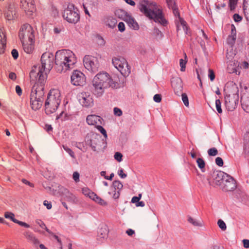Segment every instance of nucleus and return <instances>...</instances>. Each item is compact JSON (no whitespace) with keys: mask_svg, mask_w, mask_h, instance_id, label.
<instances>
[{"mask_svg":"<svg viewBox=\"0 0 249 249\" xmlns=\"http://www.w3.org/2000/svg\"><path fill=\"white\" fill-rule=\"evenodd\" d=\"M236 67L237 65L234 62L230 61L227 66L228 72L230 73L235 72L236 71Z\"/></svg>","mask_w":249,"mask_h":249,"instance_id":"2f4dec72","label":"nucleus"},{"mask_svg":"<svg viewBox=\"0 0 249 249\" xmlns=\"http://www.w3.org/2000/svg\"><path fill=\"white\" fill-rule=\"evenodd\" d=\"M217 224L219 227L222 230L225 231L227 227L225 222L221 219H219L217 222Z\"/></svg>","mask_w":249,"mask_h":249,"instance_id":"37998d69","label":"nucleus"},{"mask_svg":"<svg viewBox=\"0 0 249 249\" xmlns=\"http://www.w3.org/2000/svg\"><path fill=\"white\" fill-rule=\"evenodd\" d=\"M238 0H229V6L231 10H233L235 8Z\"/></svg>","mask_w":249,"mask_h":249,"instance_id":"09e8293b","label":"nucleus"},{"mask_svg":"<svg viewBox=\"0 0 249 249\" xmlns=\"http://www.w3.org/2000/svg\"><path fill=\"white\" fill-rule=\"evenodd\" d=\"M20 7L28 16L32 15L36 10L34 0H20Z\"/></svg>","mask_w":249,"mask_h":249,"instance_id":"2eb2a0df","label":"nucleus"},{"mask_svg":"<svg viewBox=\"0 0 249 249\" xmlns=\"http://www.w3.org/2000/svg\"><path fill=\"white\" fill-rule=\"evenodd\" d=\"M12 55L14 59H17L18 56V53L16 49H13L11 52Z\"/></svg>","mask_w":249,"mask_h":249,"instance_id":"680f3d73","label":"nucleus"},{"mask_svg":"<svg viewBox=\"0 0 249 249\" xmlns=\"http://www.w3.org/2000/svg\"><path fill=\"white\" fill-rule=\"evenodd\" d=\"M23 49L27 53L31 54L33 53L35 49V40L21 41Z\"/></svg>","mask_w":249,"mask_h":249,"instance_id":"412c9836","label":"nucleus"},{"mask_svg":"<svg viewBox=\"0 0 249 249\" xmlns=\"http://www.w3.org/2000/svg\"><path fill=\"white\" fill-rule=\"evenodd\" d=\"M168 7L171 9L176 6L175 0H166Z\"/></svg>","mask_w":249,"mask_h":249,"instance_id":"3c124183","label":"nucleus"},{"mask_svg":"<svg viewBox=\"0 0 249 249\" xmlns=\"http://www.w3.org/2000/svg\"><path fill=\"white\" fill-rule=\"evenodd\" d=\"M63 148L72 158H75L74 153L72 150L64 145H63Z\"/></svg>","mask_w":249,"mask_h":249,"instance_id":"49530a36","label":"nucleus"},{"mask_svg":"<svg viewBox=\"0 0 249 249\" xmlns=\"http://www.w3.org/2000/svg\"><path fill=\"white\" fill-rule=\"evenodd\" d=\"M215 163L218 166L221 167L223 165V161L221 158L217 157L215 159Z\"/></svg>","mask_w":249,"mask_h":249,"instance_id":"5fc2aeb1","label":"nucleus"},{"mask_svg":"<svg viewBox=\"0 0 249 249\" xmlns=\"http://www.w3.org/2000/svg\"><path fill=\"white\" fill-rule=\"evenodd\" d=\"M16 91L18 95L20 96L22 94V89L18 85L16 86Z\"/></svg>","mask_w":249,"mask_h":249,"instance_id":"69168bd1","label":"nucleus"},{"mask_svg":"<svg viewBox=\"0 0 249 249\" xmlns=\"http://www.w3.org/2000/svg\"><path fill=\"white\" fill-rule=\"evenodd\" d=\"M36 223L42 229H45L48 233L52 234V232L47 228L45 223L41 220L36 219Z\"/></svg>","mask_w":249,"mask_h":249,"instance_id":"f704fd0d","label":"nucleus"},{"mask_svg":"<svg viewBox=\"0 0 249 249\" xmlns=\"http://www.w3.org/2000/svg\"><path fill=\"white\" fill-rule=\"evenodd\" d=\"M103 119L99 116L95 115H89L87 117L86 121L89 125L96 126L98 124H102Z\"/></svg>","mask_w":249,"mask_h":249,"instance_id":"aec40b11","label":"nucleus"},{"mask_svg":"<svg viewBox=\"0 0 249 249\" xmlns=\"http://www.w3.org/2000/svg\"><path fill=\"white\" fill-rule=\"evenodd\" d=\"M171 9L173 10L174 15L178 18V19H176L177 31H178L179 30V24H180V25L182 26L183 29L185 31V33L188 34L189 27H188L186 21L180 17L179 13L177 6L172 8Z\"/></svg>","mask_w":249,"mask_h":249,"instance_id":"dca6fc26","label":"nucleus"},{"mask_svg":"<svg viewBox=\"0 0 249 249\" xmlns=\"http://www.w3.org/2000/svg\"><path fill=\"white\" fill-rule=\"evenodd\" d=\"M225 106L228 111H233L237 107L238 97L225 96Z\"/></svg>","mask_w":249,"mask_h":249,"instance_id":"6ab92c4d","label":"nucleus"},{"mask_svg":"<svg viewBox=\"0 0 249 249\" xmlns=\"http://www.w3.org/2000/svg\"><path fill=\"white\" fill-rule=\"evenodd\" d=\"M139 9L149 19H154L163 26L167 24V21L164 18L161 10L154 2L144 0L140 2Z\"/></svg>","mask_w":249,"mask_h":249,"instance_id":"7ed1b4c3","label":"nucleus"},{"mask_svg":"<svg viewBox=\"0 0 249 249\" xmlns=\"http://www.w3.org/2000/svg\"><path fill=\"white\" fill-rule=\"evenodd\" d=\"M227 174L220 171H214L212 174L213 181H209L210 185L219 186L220 187L222 185L224 180L225 179V176Z\"/></svg>","mask_w":249,"mask_h":249,"instance_id":"f8f14e48","label":"nucleus"},{"mask_svg":"<svg viewBox=\"0 0 249 249\" xmlns=\"http://www.w3.org/2000/svg\"><path fill=\"white\" fill-rule=\"evenodd\" d=\"M91 199L101 206H105L107 205V202L98 196L96 194H95V196H93Z\"/></svg>","mask_w":249,"mask_h":249,"instance_id":"7c9ffc66","label":"nucleus"},{"mask_svg":"<svg viewBox=\"0 0 249 249\" xmlns=\"http://www.w3.org/2000/svg\"><path fill=\"white\" fill-rule=\"evenodd\" d=\"M114 157V159L118 162H121L122 160L123 155L119 152H116Z\"/></svg>","mask_w":249,"mask_h":249,"instance_id":"8fccbe9b","label":"nucleus"},{"mask_svg":"<svg viewBox=\"0 0 249 249\" xmlns=\"http://www.w3.org/2000/svg\"><path fill=\"white\" fill-rule=\"evenodd\" d=\"M187 221L195 227H202V224L196 219L191 217L190 215L187 216Z\"/></svg>","mask_w":249,"mask_h":249,"instance_id":"c756f323","label":"nucleus"},{"mask_svg":"<svg viewBox=\"0 0 249 249\" xmlns=\"http://www.w3.org/2000/svg\"><path fill=\"white\" fill-rule=\"evenodd\" d=\"M61 101L60 91L58 89H52L50 90L45 102V111L47 114H51L55 112Z\"/></svg>","mask_w":249,"mask_h":249,"instance_id":"39448f33","label":"nucleus"},{"mask_svg":"<svg viewBox=\"0 0 249 249\" xmlns=\"http://www.w3.org/2000/svg\"><path fill=\"white\" fill-rule=\"evenodd\" d=\"M225 0H219L216 3L215 6L217 10H220L221 8L226 6V3L224 2Z\"/></svg>","mask_w":249,"mask_h":249,"instance_id":"ea45409f","label":"nucleus"},{"mask_svg":"<svg viewBox=\"0 0 249 249\" xmlns=\"http://www.w3.org/2000/svg\"><path fill=\"white\" fill-rule=\"evenodd\" d=\"M238 88L235 83L228 84L224 89L225 96L238 97Z\"/></svg>","mask_w":249,"mask_h":249,"instance_id":"a211bd4d","label":"nucleus"},{"mask_svg":"<svg viewBox=\"0 0 249 249\" xmlns=\"http://www.w3.org/2000/svg\"><path fill=\"white\" fill-rule=\"evenodd\" d=\"M233 18L234 21L236 22L240 21L242 19V17L237 14H234Z\"/></svg>","mask_w":249,"mask_h":249,"instance_id":"052dcab7","label":"nucleus"},{"mask_svg":"<svg viewBox=\"0 0 249 249\" xmlns=\"http://www.w3.org/2000/svg\"><path fill=\"white\" fill-rule=\"evenodd\" d=\"M53 53L49 52L44 53L41 58V68L35 67L30 73L31 81L44 84L47 78V72L50 71L53 67Z\"/></svg>","mask_w":249,"mask_h":249,"instance_id":"f257e3e1","label":"nucleus"},{"mask_svg":"<svg viewBox=\"0 0 249 249\" xmlns=\"http://www.w3.org/2000/svg\"><path fill=\"white\" fill-rule=\"evenodd\" d=\"M107 237V232L106 229H101L98 232V239L102 240Z\"/></svg>","mask_w":249,"mask_h":249,"instance_id":"c9c22d12","label":"nucleus"},{"mask_svg":"<svg viewBox=\"0 0 249 249\" xmlns=\"http://www.w3.org/2000/svg\"><path fill=\"white\" fill-rule=\"evenodd\" d=\"M196 162L198 167L202 172H204L205 167V162L204 160L202 158H198L196 160Z\"/></svg>","mask_w":249,"mask_h":249,"instance_id":"72a5a7b5","label":"nucleus"},{"mask_svg":"<svg viewBox=\"0 0 249 249\" xmlns=\"http://www.w3.org/2000/svg\"><path fill=\"white\" fill-rule=\"evenodd\" d=\"M130 22H133L130 27H132L134 30H138L139 29V25L134 19H130Z\"/></svg>","mask_w":249,"mask_h":249,"instance_id":"6e6d98bb","label":"nucleus"},{"mask_svg":"<svg viewBox=\"0 0 249 249\" xmlns=\"http://www.w3.org/2000/svg\"><path fill=\"white\" fill-rule=\"evenodd\" d=\"M92 86L93 93L97 96H100L104 92L106 89L109 87L116 89L118 87V84L113 80L107 73L100 72L94 77Z\"/></svg>","mask_w":249,"mask_h":249,"instance_id":"20e7f679","label":"nucleus"},{"mask_svg":"<svg viewBox=\"0 0 249 249\" xmlns=\"http://www.w3.org/2000/svg\"><path fill=\"white\" fill-rule=\"evenodd\" d=\"M101 125V124H98L96 126V127L103 135V136L105 138H107V133L106 130Z\"/></svg>","mask_w":249,"mask_h":249,"instance_id":"a18cd8bd","label":"nucleus"},{"mask_svg":"<svg viewBox=\"0 0 249 249\" xmlns=\"http://www.w3.org/2000/svg\"><path fill=\"white\" fill-rule=\"evenodd\" d=\"M63 17L70 23H77L80 19L78 10L73 4H69L64 10Z\"/></svg>","mask_w":249,"mask_h":249,"instance_id":"6e6552de","label":"nucleus"},{"mask_svg":"<svg viewBox=\"0 0 249 249\" xmlns=\"http://www.w3.org/2000/svg\"><path fill=\"white\" fill-rule=\"evenodd\" d=\"M4 217L6 218L10 219L11 221H12L14 223H17L21 226L24 227L26 228H30V225L29 224H28L27 223H25L22 221H19V220L15 219V214L12 212H5L4 213Z\"/></svg>","mask_w":249,"mask_h":249,"instance_id":"4be33fe9","label":"nucleus"},{"mask_svg":"<svg viewBox=\"0 0 249 249\" xmlns=\"http://www.w3.org/2000/svg\"><path fill=\"white\" fill-rule=\"evenodd\" d=\"M36 30L29 24L22 25L18 32V36L21 41L35 40Z\"/></svg>","mask_w":249,"mask_h":249,"instance_id":"0eeeda50","label":"nucleus"},{"mask_svg":"<svg viewBox=\"0 0 249 249\" xmlns=\"http://www.w3.org/2000/svg\"><path fill=\"white\" fill-rule=\"evenodd\" d=\"M23 235L28 242L36 245H38L39 243L38 239L31 231H26L23 233Z\"/></svg>","mask_w":249,"mask_h":249,"instance_id":"393cba45","label":"nucleus"},{"mask_svg":"<svg viewBox=\"0 0 249 249\" xmlns=\"http://www.w3.org/2000/svg\"><path fill=\"white\" fill-rule=\"evenodd\" d=\"M5 15L6 19L8 20H13L16 18V5L15 2L10 1L8 3Z\"/></svg>","mask_w":249,"mask_h":249,"instance_id":"f3484780","label":"nucleus"},{"mask_svg":"<svg viewBox=\"0 0 249 249\" xmlns=\"http://www.w3.org/2000/svg\"><path fill=\"white\" fill-rule=\"evenodd\" d=\"M121 12L125 14L124 20L130 26L133 23V22H130V19H134L132 17H131L130 15H129L127 13L123 10H121Z\"/></svg>","mask_w":249,"mask_h":249,"instance_id":"e433bc0d","label":"nucleus"},{"mask_svg":"<svg viewBox=\"0 0 249 249\" xmlns=\"http://www.w3.org/2000/svg\"><path fill=\"white\" fill-rule=\"evenodd\" d=\"M215 106L216 110L219 113L222 112V109L221 108V103L219 99H216L215 100Z\"/></svg>","mask_w":249,"mask_h":249,"instance_id":"79ce46f5","label":"nucleus"},{"mask_svg":"<svg viewBox=\"0 0 249 249\" xmlns=\"http://www.w3.org/2000/svg\"><path fill=\"white\" fill-rule=\"evenodd\" d=\"M118 29L120 32H124L125 30V26L123 22H120L118 25Z\"/></svg>","mask_w":249,"mask_h":249,"instance_id":"bf43d9fd","label":"nucleus"},{"mask_svg":"<svg viewBox=\"0 0 249 249\" xmlns=\"http://www.w3.org/2000/svg\"><path fill=\"white\" fill-rule=\"evenodd\" d=\"M71 83L75 86H83L86 83L84 74L79 71H74L71 75Z\"/></svg>","mask_w":249,"mask_h":249,"instance_id":"9b49d317","label":"nucleus"},{"mask_svg":"<svg viewBox=\"0 0 249 249\" xmlns=\"http://www.w3.org/2000/svg\"><path fill=\"white\" fill-rule=\"evenodd\" d=\"M181 96L182 100L184 105L188 107L189 106V100L187 94L186 93H182Z\"/></svg>","mask_w":249,"mask_h":249,"instance_id":"de8ad7c7","label":"nucleus"},{"mask_svg":"<svg viewBox=\"0 0 249 249\" xmlns=\"http://www.w3.org/2000/svg\"><path fill=\"white\" fill-rule=\"evenodd\" d=\"M82 192L85 196L89 197L90 199L93 196H95V193L88 188H83Z\"/></svg>","mask_w":249,"mask_h":249,"instance_id":"473e14b6","label":"nucleus"},{"mask_svg":"<svg viewBox=\"0 0 249 249\" xmlns=\"http://www.w3.org/2000/svg\"><path fill=\"white\" fill-rule=\"evenodd\" d=\"M118 174L121 178H126L127 176L126 174L124 173V170L122 169H121L118 171Z\"/></svg>","mask_w":249,"mask_h":249,"instance_id":"e2e57ef3","label":"nucleus"},{"mask_svg":"<svg viewBox=\"0 0 249 249\" xmlns=\"http://www.w3.org/2000/svg\"><path fill=\"white\" fill-rule=\"evenodd\" d=\"M236 38V32L235 27L232 25L231 29V34L227 38V43L229 45H233L235 41Z\"/></svg>","mask_w":249,"mask_h":249,"instance_id":"bb28decb","label":"nucleus"},{"mask_svg":"<svg viewBox=\"0 0 249 249\" xmlns=\"http://www.w3.org/2000/svg\"><path fill=\"white\" fill-rule=\"evenodd\" d=\"M241 103L243 109L247 112H249V95L241 97Z\"/></svg>","mask_w":249,"mask_h":249,"instance_id":"cd10ccee","label":"nucleus"},{"mask_svg":"<svg viewBox=\"0 0 249 249\" xmlns=\"http://www.w3.org/2000/svg\"><path fill=\"white\" fill-rule=\"evenodd\" d=\"M187 60H184L183 59L179 60V65L180 67V71H185L186 64Z\"/></svg>","mask_w":249,"mask_h":249,"instance_id":"c03bdc74","label":"nucleus"},{"mask_svg":"<svg viewBox=\"0 0 249 249\" xmlns=\"http://www.w3.org/2000/svg\"><path fill=\"white\" fill-rule=\"evenodd\" d=\"M84 65L86 69L92 72H96L100 64L97 57L91 55H86L83 59Z\"/></svg>","mask_w":249,"mask_h":249,"instance_id":"9d476101","label":"nucleus"},{"mask_svg":"<svg viewBox=\"0 0 249 249\" xmlns=\"http://www.w3.org/2000/svg\"><path fill=\"white\" fill-rule=\"evenodd\" d=\"M208 153L210 156H215L217 155L218 151L216 148L213 147L208 150Z\"/></svg>","mask_w":249,"mask_h":249,"instance_id":"a19ab883","label":"nucleus"},{"mask_svg":"<svg viewBox=\"0 0 249 249\" xmlns=\"http://www.w3.org/2000/svg\"><path fill=\"white\" fill-rule=\"evenodd\" d=\"M43 204L44 206H45L46 207V208L48 210H50L52 208L51 203L47 200H44L43 202Z\"/></svg>","mask_w":249,"mask_h":249,"instance_id":"0e129e2a","label":"nucleus"},{"mask_svg":"<svg viewBox=\"0 0 249 249\" xmlns=\"http://www.w3.org/2000/svg\"><path fill=\"white\" fill-rule=\"evenodd\" d=\"M243 10L246 19L249 21V0H244Z\"/></svg>","mask_w":249,"mask_h":249,"instance_id":"c85d7f7f","label":"nucleus"},{"mask_svg":"<svg viewBox=\"0 0 249 249\" xmlns=\"http://www.w3.org/2000/svg\"><path fill=\"white\" fill-rule=\"evenodd\" d=\"M22 182L23 183H24V184H25L26 185H29V186H30L31 187H33L34 186V184L32 183L29 182V181H28L27 180H26L25 179H22Z\"/></svg>","mask_w":249,"mask_h":249,"instance_id":"338daca9","label":"nucleus"},{"mask_svg":"<svg viewBox=\"0 0 249 249\" xmlns=\"http://www.w3.org/2000/svg\"><path fill=\"white\" fill-rule=\"evenodd\" d=\"M79 102L83 106L86 107H91L93 105L92 95L89 92H82L78 95Z\"/></svg>","mask_w":249,"mask_h":249,"instance_id":"ddd939ff","label":"nucleus"},{"mask_svg":"<svg viewBox=\"0 0 249 249\" xmlns=\"http://www.w3.org/2000/svg\"><path fill=\"white\" fill-rule=\"evenodd\" d=\"M113 186L114 188V190H116L117 189L118 191H120L123 187L122 183L119 180L114 181Z\"/></svg>","mask_w":249,"mask_h":249,"instance_id":"4c0bfd02","label":"nucleus"},{"mask_svg":"<svg viewBox=\"0 0 249 249\" xmlns=\"http://www.w3.org/2000/svg\"><path fill=\"white\" fill-rule=\"evenodd\" d=\"M113 112L114 115L117 116H121L123 114L122 111L117 107L114 108Z\"/></svg>","mask_w":249,"mask_h":249,"instance_id":"603ef678","label":"nucleus"},{"mask_svg":"<svg viewBox=\"0 0 249 249\" xmlns=\"http://www.w3.org/2000/svg\"><path fill=\"white\" fill-rule=\"evenodd\" d=\"M56 120H60L61 121H63L67 119V115L64 111H62L59 115H57L56 117Z\"/></svg>","mask_w":249,"mask_h":249,"instance_id":"58836bf2","label":"nucleus"},{"mask_svg":"<svg viewBox=\"0 0 249 249\" xmlns=\"http://www.w3.org/2000/svg\"><path fill=\"white\" fill-rule=\"evenodd\" d=\"M103 22L108 28L113 29L116 26L117 20L112 17L106 16L103 19Z\"/></svg>","mask_w":249,"mask_h":249,"instance_id":"5701e85b","label":"nucleus"},{"mask_svg":"<svg viewBox=\"0 0 249 249\" xmlns=\"http://www.w3.org/2000/svg\"><path fill=\"white\" fill-rule=\"evenodd\" d=\"M236 180L229 175L225 176V179L220 187V188L224 191H232L236 188Z\"/></svg>","mask_w":249,"mask_h":249,"instance_id":"4468645a","label":"nucleus"},{"mask_svg":"<svg viewBox=\"0 0 249 249\" xmlns=\"http://www.w3.org/2000/svg\"><path fill=\"white\" fill-rule=\"evenodd\" d=\"M244 247L245 248H249V240L244 239L243 240Z\"/></svg>","mask_w":249,"mask_h":249,"instance_id":"774afa93","label":"nucleus"},{"mask_svg":"<svg viewBox=\"0 0 249 249\" xmlns=\"http://www.w3.org/2000/svg\"><path fill=\"white\" fill-rule=\"evenodd\" d=\"M76 62L75 54L70 50H59L55 53V63L57 71L60 72L73 69Z\"/></svg>","mask_w":249,"mask_h":249,"instance_id":"f03ea898","label":"nucleus"},{"mask_svg":"<svg viewBox=\"0 0 249 249\" xmlns=\"http://www.w3.org/2000/svg\"><path fill=\"white\" fill-rule=\"evenodd\" d=\"M35 84L32 89L30 95V105L31 108L34 110H36L39 109L43 103L44 95L43 88L42 86L40 87H37L38 82L35 83Z\"/></svg>","mask_w":249,"mask_h":249,"instance_id":"423d86ee","label":"nucleus"},{"mask_svg":"<svg viewBox=\"0 0 249 249\" xmlns=\"http://www.w3.org/2000/svg\"><path fill=\"white\" fill-rule=\"evenodd\" d=\"M6 44V38L3 29L0 28V54L4 53Z\"/></svg>","mask_w":249,"mask_h":249,"instance_id":"b1692460","label":"nucleus"},{"mask_svg":"<svg viewBox=\"0 0 249 249\" xmlns=\"http://www.w3.org/2000/svg\"><path fill=\"white\" fill-rule=\"evenodd\" d=\"M79 174L77 172H74L73 173L72 178L76 182L79 181Z\"/></svg>","mask_w":249,"mask_h":249,"instance_id":"4d7b16f0","label":"nucleus"},{"mask_svg":"<svg viewBox=\"0 0 249 249\" xmlns=\"http://www.w3.org/2000/svg\"><path fill=\"white\" fill-rule=\"evenodd\" d=\"M64 194L67 200L70 202L76 204L78 202V198L71 193L67 189H64Z\"/></svg>","mask_w":249,"mask_h":249,"instance_id":"a878e982","label":"nucleus"},{"mask_svg":"<svg viewBox=\"0 0 249 249\" xmlns=\"http://www.w3.org/2000/svg\"><path fill=\"white\" fill-rule=\"evenodd\" d=\"M114 66L121 72L124 76H128L130 73L126 60L123 57H114L112 59Z\"/></svg>","mask_w":249,"mask_h":249,"instance_id":"1a4fd4ad","label":"nucleus"},{"mask_svg":"<svg viewBox=\"0 0 249 249\" xmlns=\"http://www.w3.org/2000/svg\"><path fill=\"white\" fill-rule=\"evenodd\" d=\"M154 101L157 103H160L161 100V96L160 94H156L153 97Z\"/></svg>","mask_w":249,"mask_h":249,"instance_id":"13d9d810","label":"nucleus"},{"mask_svg":"<svg viewBox=\"0 0 249 249\" xmlns=\"http://www.w3.org/2000/svg\"><path fill=\"white\" fill-rule=\"evenodd\" d=\"M208 76L211 81H213L215 79V74L213 71L212 69L209 70Z\"/></svg>","mask_w":249,"mask_h":249,"instance_id":"864d4df0","label":"nucleus"}]
</instances>
